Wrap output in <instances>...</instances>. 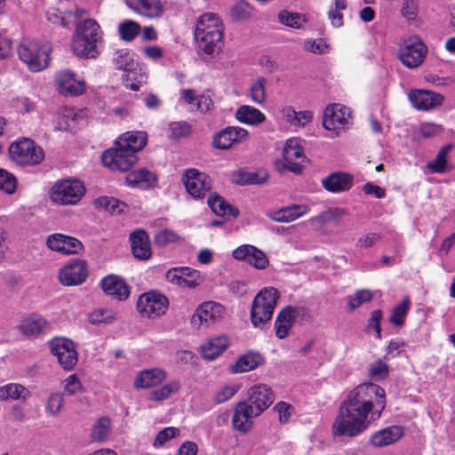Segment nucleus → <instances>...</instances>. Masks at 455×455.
<instances>
[{"label": "nucleus", "instance_id": "obj_56", "mask_svg": "<svg viewBox=\"0 0 455 455\" xmlns=\"http://www.w3.org/2000/svg\"><path fill=\"white\" fill-rule=\"evenodd\" d=\"M64 404V395L60 392L52 393L47 401L46 403V411L52 415H58Z\"/></svg>", "mask_w": 455, "mask_h": 455}, {"label": "nucleus", "instance_id": "obj_29", "mask_svg": "<svg viewBox=\"0 0 455 455\" xmlns=\"http://www.w3.org/2000/svg\"><path fill=\"white\" fill-rule=\"evenodd\" d=\"M403 435L402 427L392 426L375 432L371 436L370 443L374 447H383L398 441Z\"/></svg>", "mask_w": 455, "mask_h": 455}, {"label": "nucleus", "instance_id": "obj_24", "mask_svg": "<svg viewBox=\"0 0 455 455\" xmlns=\"http://www.w3.org/2000/svg\"><path fill=\"white\" fill-rule=\"evenodd\" d=\"M250 408L245 404V402H239L234 408V414L232 418L233 427L242 433H248L253 426V419L258 415L250 411Z\"/></svg>", "mask_w": 455, "mask_h": 455}, {"label": "nucleus", "instance_id": "obj_53", "mask_svg": "<svg viewBox=\"0 0 455 455\" xmlns=\"http://www.w3.org/2000/svg\"><path fill=\"white\" fill-rule=\"evenodd\" d=\"M180 241V236L171 229H163L154 235V243L160 247Z\"/></svg>", "mask_w": 455, "mask_h": 455}, {"label": "nucleus", "instance_id": "obj_4", "mask_svg": "<svg viewBox=\"0 0 455 455\" xmlns=\"http://www.w3.org/2000/svg\"><path fill=\"white\" fill-rule=\"evenodd\" d=\"M51 52L52 48L48 44L36 40H25L17 48L20 60L30 72L34 73L43 71L49 67Z\"/></svg>", "mask_w": 455, "mask_h": 455}, {"label": "nucleus", "instance_id": "obj_18", "mask_svg": "<svg viewBox=\"0 0 455 455\" xmlns=\"http://www.w3.org/2000/svg\"><path fill=\"white\" fill-rule=\"evenodd\" d=\"M76 75L70 70H61L55 76V84L59 92L64 96H79L85 92L83 80L76 79Z\"/></svg>", "mask_w": 455, "mask_h": 455}, {"label": "nucleus", "instance_id": "obj_3", "mask_svg": "<svg viewBox=\"0 0 455 455\" xmlns=\"http://www.w3.org/2000/svg\"><path fill=\"white\" fill-rule=\"evenodd\" d=\"M101 39L100 25L94 20L87 19L76 25L72 40L73 52L83 58H96L99 54L98 44Z\"/></svg>", "mask_w": 455, "mask_h": 455}, {"label": "nucleus", "instance_id": "obj_25", "mask_svg": "<svg viewBox=\"0 0 455 455\" xmlns=\"http://www.w3.org/2000/svg\"><path fill=\"white\" fill-rule=\"evenodd\" d=\"M354 177L343 172H334L322 180L323 187L329 192L348 191L353 185Z\"/></svg>", "mask_w": 455, "mask_h": 455}, {"label": "nucleus", "instance_id": "obj_7", "mask_svg": "<svg viewBox=\"0 0 455 455\" xmlns=\"http://www.w3.org/2000/svg\"><path fill=\"white\" fill-rule=\"evenodd\" d=\"M9 154L13 162L20 166L36 165L44 158V152L29 139L12 142L9 147Z\"/></svg>", "mask_w": 455, "mask_h": 455}, {"label": "nucleus", "instance_id": "obj_50", "mask_svg": "<svg viewBox=\"0 0 455 455\" xmlns=\"http://www.w3.org/2000/svg\"><path fill=\"white\" fill-rule=\"evenodd\" d=\"M368 371L371 379L379 381L387 378L389 374V366L384 360L378 359L370 365Z\"/></svg>", "mask_w": 455, "mask_h": 455}, {"label": "nucleus", "instance_id": "obj_47", "mask_svg": "<svg viewBox=\"0 0 455 455\" xmlns=\"http://www.w3.org/2000/svg\"><path fill=\"white\" fill-rule=\"evenodd\" d=\"M125 180L128 185L135 186L141 182H147L151 185L152 180H156L152 172L146 169H140L130 172L126 177Z\"/></svg>", "mask_w": 455, "mask_h": 455}, {"label": "nucleus", "instance_id": "obj_40", "mask_svg": "<svg viewBox=\"0 0 455 455\" xmlns=\"http://www.w3.org/2000/svg\"><path fill=\"white\" fill-rule=\"evenodd\" d=\"M98 208L104 209L110 213H122L127 207V204L112 196H101L94 201Z\"/></svg>", "mask_w": 455, "mask_h": 455}, {"label": "nucleus", "instance_id": "obj_5", "mask_svg": "<svg viewBox=\"0 0 455 455\" xmlns=\"http://www.w3.org/2000/svg\"><path fill=\"white\" fill-rule=\"evenodd\" d=\"M278 298L279 293L273 287H266L255 296L251 308V321L254 327H261L271 320Z\"/></svg>", "mask_w": 455, "mask_h": 455}, {"label": "nucleus", "instance_id": "obj_61", "mask_svg": "<svg viewBox=\"0 0 455 455\" xmlns=\"http://www.w3.org/2000/svg\"><path fill=\"white\" fill-rule=\"evenodd\" d=\"M63 388L68 395H76L82 392L83 385L76 374H71L63 380Z\"/></svg>", "mask_w": 455, "mask_h": 455}, {"label": "nucleus", "instance_id": "obj_33", "mask_svg": "<svg viewBox=\"0 0 455 455\" xmlns=\"http://www.w3.org/2000/svg\"><path fill=\"white\" fill-rule=\"evenodd\" d=\"M116 144L136 155L146 146L147 134L144 132H128L116 140Z\"/></svg>", "mask_w": 455, "mask_h": 455}, {"label": "nucleus", "instance_id": "obj_15", "mask_svg": "<svg viewBox=\"0 0 455 455\" xmlns=\"http://www.w3.org/2000/svg\"><path fill=\"white\" fill-rule=\"evenodd\" d=\"M249 397L245 404L250 411L259 416L274 402V394L270 387L264 384L253 386L248 391Z\"/></svg>", "mask_w": 455, "mask_h": 455}, {"label": "nucleus", "instance_id": "obj_63", "mask_svg": "<svg viewBox=\"0 0 455 455\" xmlns=\"http://www.w3.org/2000/svg\"><path fill=\"white\" fill-rule=\"evenodd\" d=\"M180 434V429L172 427H165L163 430H161L154 442L155 447H159L164 445V443H166L168 440L174 438Z\"/></svg>", "mask_w": 455, "mask_h": 455}, {"label": "nucleus", "instance_id": "obj_22", "mask_svg": "<svg viewBox=\"0 0 455 455\" xmlns=\"http://www.w3.org/2000/svg\"><path fill=\"white\" fill-rule=\"evenodd\" d=\"M304 311L303 307H286L282 309L275 321V335L278 339H285L293 326L296 318Z\"/></svg>", "mask_w": 455, "mask_h": 455}, {"label": "nucleus", "instance_id": "obj_28", "mask_svg": "<svg viewBox=\"0 0 455 455\" xmlns=\"http://www.w3.org/2000/svg\"><path fill=\"white\" fill-rule=\"evenodd\" d=\"M308 210L306 204H292L269 212L267 216L275 222H291L306 214Z\"/></svg>", "mask_w": 455, "mask_h": 455}, {"label": "nucleus", "instance_id": "obj_1", "mask_svg": "<svg viewBox=\"0 0 455 455\" xmlns=\"http://www.w3.org/2000/svg\"><path fill=\"white\" fill-rule=\"evenodd\" d=\"M386 407V393L379 385L366 382L348 392L340 403L331 426L334 437L353 439L379 419Z\"/></svg>", "mask_w": 455, "mask_h": 455}, {"label": "nucleus", "instance_id": "obj_20", "mask_svg": "<svg viewBox=\"0 0 455 455\" xmlns=\"http://www.w3.org/2000/svg\"><path fill=\"white\" fill-rule=\"evenodd\" d=\"M232 255L235 259L245 261L258 269H264L268 265L266 254L253 245H241L234 250Z\"/></svg>", "mask_w": 455, "mask_h": 455}, {"label": "nucleus", "instance_id": "obj_6", "mask_svg": "<svg viewBox=\"0 0 455 455\" xmlns=\"http://www.w3.org/2000/svg\"><path fill=\"white\" fill-rule=\"evenodd\" d=\"M85 193L84 184L77 180H61L51 188V200L60 205L77 204Z\"/></svg>", "mask_w": 455, "mask_h": 455}, {"label": "nucleus", "instance_id": "obj_51", "mask_svg": "<svg viewBox=\"0 0 455 455\" xmlns=\"http://www.w3.org/2000/svg\"><path fill=\"white\" fill-rule=\"evenodd\" d=\"M140 26L132 20H124L119 24L118 32L124 41H132L139 34Z\"/></svg>", "mask_w": 455, "mask_h": 455}, {"label": "nucleus", "instance_id": "obj_52", "mask_svg": "<svg viewBox=\"0 0 455 455\" xmlns=\"http://www.w3.org/2000/svg\"><path fill=\"white\" fill-rule=\"evenodd\" d=\"M26 392V388L20 384H8L0 387V400H16L23 397Z\"/></svg>", "mask_w": 455, "mask_h": 455}, {"label": "nucleus", "instance_id": "obj_23", "mask_svg": "<svg viewBox=\"0 0 455 455\" xmlns=\"http://www.w3.org/2000/svg\"><path fill=\"white\" fill-rule=\"evenodd\" d=\"M103 291L118 300H125L130 296V287L125 281L115 275L105 276L100 281Z\"/></svg>", "mask_w": 455, "mask_h": 455}, {"label": "nucleus", "instance_id": "obj_10", "mask_svg": "<svg viewBox=\"0 0 455 455\" xmlns=\"http://www.w3.org/2000/svg\"><path fill=\"white\" fill-rule=\"evenodd\" d=\"M138 161V156L115 143L113 148L107 149L102 155V164L112 171L126 172Z\"/></svg>", "mask_w": 455, "mask_h": 455}, {"label": "nucleus", "instance_id": "obj_13", "mask_svg": "<svg viewBox=\"0 0 455 455\" xmlns=\"http://www.w3.org/2000/svg\"><path fill=\"white\" fill-rule=\"evenodd\" d=\"M181 180L186 191L196 199L203 198L211 189L209 177L197 169L186 170Z\"/></svg>", "mask_w": 455, "mask_h": 455}, {"label": "nucleus", "instance_id": "obj_37", "mask_svg": "<svg viewBox=\"0 0 455 455\" xmlns=\"http://www.w3.org/2000/svg\"><path fill=\"white\" fill-rule=\"evenodd\" d=\"M452 148V145L448 144L443 146L437 153L436 157L428 162L427 167L435 173H444L451 170L447 163V155Z\"/></svg>", "mask_w": 455, "mask_h": 455}, {"label": "nucleus", "instance_id": "obj_59", "mask_svg": "<svg viewBox=\"0 0 455 455\" xmlns=\"http://www.w3.org/2000/svg\"><path fill=\"white\" fill-rule=\"evenodd\" d=\"M419 2L417 0H403L401 14L408 20H415L418 17Z\"/></svg>", "mask_w": 455, "mask_h": 455}, {"label": "nucleus", "instance_id": "obj_34", "mask_svg": "<svg viewBox=\"0 0 455 455\" xmlns=\"http://www.w3.org/2000/svg\"><path fill=\"white\" fill-rule=\"evenodd\" d=\"M263 362L264 358L259 353L250 351L239 357L230 370L233 373L246 372L256 369Z\"/></svg>", "mask_w": 455, "mask_h": 455}, {"label": "nucleus", "instance_id": "obj_64", "mask_svg": "<svg viewBox=\"0 0 455 455\" xmlns=\"http://www.w3.org/2000/svg\"><path fill=\"white\" fill-rule=\"evenodd\" d=\"M343 210L339 208H330L327 211L317 215L315 220L321 223L329 222L332 220L339 218L343 214Z\"/></svg>", "mask_w": 455, "mask_h": 455}, {"label": "nucleus", "instance_id": "obj_30", "mask_svg": "<svg viewBox=\"0 0 455 455\" xmlns=\"http://www.w3.org/2000/svg\"><path fill=\"white\" fill-rule=\"evenodd\" d=\"M126 4L140 15L154 18L162 14L160 0H125Z\"/></svg>", "mask_w": 455, "mask_h": 455}, {"label": "nucleus", "instance_id": "obj_58", "mask_svg": "<svg viewBox=\"0 0 455 455\" xmlns=\"http://www.w3.org/2000/svg\"><path fill=\"white\" fill-rule=\"evenodd\" d=\"M114 319L113 314L107 309H97L89 315V322L93 325L110 323Z\"/></svg>", "mask_w": 455, "mask_h": 455}, {"label": "nucleus", "instance_id": "obj_46", "mask_svg": "<svg viewBox=\"0 0 455 455\" xmlns=\"http://www.w3.org/2000/svg\"><path fill=\"white\" fill-rule=\"evenodd\" d=\"M278 20L283 25L293 28H300L302 24L306 22V19L303 15L297 12H290L285 10L279 12Z\"/></svg>", "mask_w": 455, "mask_h": 455}, {"label": "nucleus", "instance_id": "obj_32", "mask_svg": "<svg viewBox=\"0 0 455 455\" xmlns=\"http://www.w3.org/2000/svg\"><path fill=\"white\" fill-rule=\"evenodd\" d=\"M228 345L229 342L226 336L212 338L201 346V355L204 359L213 360L223 353Z\"/></svg>", "mask_w": 455, "mask_h": 455}, {"label": "nucleus", "instance_id": "obj_35", "mask_svg": "<svg viewBox=\"0 0 455 455\" xmlns=\"http://www.w3.org/2000/svg\"><path fill=\"white\" fill-rule=\"evenodd\" d=\"M20 329L26 335H38L49 329V323L40 315L34 314L21 321Z\"/></svg>", "mask_w": 455, "mask_h": 455}, {"label": "nucleus", "instance_id": "obj_36", "mask_svg": "<svg viewBox=\"0 0 455 455\" xmlns=\"http://www.w3.org/2000/svg\"><path fill=\"white\" fill-rule=\"evenodd\" d=\"M165 379V372L160 369L142 371L134 381L138 388H149L161 383Z\"/></svg>", "mask_w": 455, "mask_h": 455}, {"label": "nucleus", "instance_id": "obj_54", "mask_svg": "<svg viewBox=\"0 0 455 455\" xmlns=\"http://www.w3.org/2000/svg\"><path fill=\"white\" fill-rule=\"evenodd\" d=\"M17 188V180L13 174L0 168V190L6 194H13Z\"/></svg>", "mask_w": 455, "mask_h": 455}, {"label": "nucleus", "instance_id": "obj_8", "mask_svg": "<svg viewBox=\"0 0 455 455\" xmlns=\"http://www.w3.org/2000/svg\"><path fill=\"white\" fill-rule=\"evenodd\" d=\"M427 47L417 36L404 39L400 46L398 56L401 62L408 68H419L425 60Z\"/></svg>", "mask_w": 455, "mask_h": 455}, {"label": "nucleus", "instance_id": "obj_11", "mask_svg": "<svg viewBox=\"0 0 455 455\" xmlns=\"http://www.w3.org/2000/svg\"><path fill=\"white\" fill-rule=\"evenodd\" d=\"M283 162L277 163L281 165L280 170H286L297 175L303 172L302 164L306 156L303 154V148L299 140L292 138L286 140L283 149Z\"/></svg>", "mask_w": 455, "mask_h": 455}, {"label": "nucleus", "instance_id": "obj_60", "mask_svg": "<svg viewBox=\"0 0 455 455\" xmlns=\"http://www.w3.org/2000/svg\"><path fill=\"white\" fill-rule=\"evenodd\" d=\"M169 129L173 139L186 138L191 133V126L186 122H172Z\"/></svg>", "mask_w": 455, "mask_h": 455}, {"label": "nucleus", "instance_id": "obj_49", "mask_svg": "<svg viewBox=\"0 0 455 455\" xmlns=\"http://www.w3.org/2000/svg\"><path fill=\"white\" fill-rule=\"evenodd\" d=\"M180 383L176 380L165 384L158 389L152 390L148 396L153 401H162L168 398L172 393L180 389Z\"/></svg>", "mask_w": 455, "mask_h": 455}, {"label": "nucleus", "instance_id": "obj_14", "mask_svg": "<svg viewBox=\"0 0 455 455\" xmlns=\"http://www.w3.org/2000/svg\"><path fill=\"white\" fill-rule=\"evenodd\" d=\"M87 275L86 262L80 259H72L60 268L59 280L63 285H79L86 280Z\"/></svg>", "mask_w": 455, "mask_h": 455}, {"label": "nucleus", "instance_id": "obj_21", "mask_svg": "<svg viewBox=\"0 0 455 455\" xmlns=\"http://www.w3.org/2000/svg\"><path fill=\"white\" fill-rule=\"evenodd\" d=\"M47 246L52 250L63 254L79 253L84 246L76 237L56 233L48 236Z\"/></svg>", "mask_w": 455, "mask_h": 455}, {"label": "nucleus", "instance_id": "obj_48", "mask_svg": "<svg viewBox=\"0 0 455 455\" xmlns=\"http://www.w3.org/2000/svg\"><path fill=\"white\" fill-rule=\"evenodd\" d=\"M372 292L367 289L358 290L354 295L347 298L349 311H354L362 304L369 302L372 299Z\"/></svg>", "mask_w": 455, "mask_h": 455}, {"label": "nucleus", "instance_id": "obj_57", "mask_svg": "<svg viewBox=\"0 0 455 455\" xmlns=\"http://www.w3.org/2000/svg\"><path fill=\"white\" fill-rule=\"evenodd\" d=\"M266 79L264 77H259L255 83H253L250 89L251 99L256 103H262L266 98L265 94V84Z\"/></svg>", "mask_w": 455, "mask_h": 455}, {"label": "nucleus", "instance_id": "obj_12", "mask_svg": "<svg viewBox=\"0 0 455 455\" xmlns=\"http://www.w3.org/2000/svg\"><path fill=\"white\" fill-rule=\"evenodd\" d=\"M165 278L173 285L188 289H195L204 282L200 272L188 267H172L165 273Z\"/></svg>", "mask_w": 455, "mask_h": 455}, {"label": "nucleus", "instance_id": "obj_9", "mask_svg": "<svg viewBox=\"0 0 455 455\" xmlns=\"http://www.w3.org/2000/svg\"><path fill=\"white\" fill-rule=\"evenodd\" d=\"M168 305L166 296L157 291H149L140 296L137 310L144 317L156 318L165 314Z\"/></svg>", "mask_w": 455, "mask_h": 455}, {"label": "nucleus", "instance_id": "obj_41", "mask_svg": "<svg viewBox=\"0 0 455 455\" xmlns=\"http://www.w3.org/2000/svg\"><path fill=\"white\" fill-rule=\"evenodd\" d=\"M253 12V7L247 1L240 0L231 8L230 17L234 21H243L250 19Z\"/></svg>", "mask_w": 455, "mask_h": 455}, {"label": "nucleus", "instance_id": "obj_38", "mask_svg": "<svg viewBox=\"0 0 455 455\" xmlns=\"http://www.w3.org/2000/svg\"><path fill=\"white\" fill-rule=\"evenodd\" d=\"M112 428L111 420L108 417H101L93 424L91 438L93 442L102 443L107 440Z\"/></svg>", "mask_w": 455, "mask_h": 455}, {"label": "nucleus", "instance_id": "obj_62", "mask_svg": "<svg viewBox=\"0 0 455 455\" xmlns=\"http://www.w3.org/2000/svg\"><path fill=\"white\" fill-rule=\"evenodd\" d=\"M304 49L315 54H324L328 52L329 45L322 38L305 41Z\"/></svg>", "mask_w": 455, "mask_h": 455}, {"label": "nucleus", "instance_id": "obj_27", "mask_svg": "<svg viewBox=\"0 0 455 455\" xmlns=\"http://www.w3.org/2000/svg\"><path fill=\"white\" fill-rule=\"evenodd\" d=\"M246 135L247 132L244 129L229 126L223 129L214 136L212 144L216 148L228 149L235 142L238 141L239 139L243 138Z\"/></svg>", "mask_w": 455, "mask_h": 455}, {"label": "nucleus", "instance_id": "obj_26", "mask_svg": "<svg viewBox=\"0 0 455 455\" xmlns=\"http://www.w3.org/2000/svg\"><path fill=\"white\" fill-rule=\"evenodd\" d=\"M130 241L132 251L139 259H148L151 257V247L148 235L146 231L138 229L131 233Z\"/></svg>", "mask_w": 455, "mask_h": 455}, {"label": "nucleus", "instance_id": "obj_42", "mask_svg": "<svg viewBox=\"0 0 455 455\" xmlns=\"http://www.w3.org/2000/svg\"><path fill=\"white\" fill-rule=\"evenodd\" d=\"M113 62L117 69L126 72L137 66L132 53L127 49L117 50L114 53Z\"/></svg>", "mask_w": 455, "mask_h": 455}, {"label": "nucleus", "instance_id": "obj_31", "mask_svg": "<svg viewBox=\"0 0 455 455\" xmlns=\"http://www.w3.org/2000/svg\"><path fill=\"white\" fill-rule=\"evenodd\" d=\"M209 207L219 216L236 218L239 215L237 208L229 204L222 196L217 193H212L207 200Z\"/></svg>", "mask_w": 455, "mask_h": 455}, {"label": "nucleus", "instance_id": "obj_17", "mask_svg": "<svg viewBox=\"0 0 455 455\" xmlns=\"http://www.w3.org/2000/svg\"><path fill=\"white\" fill-rule=\"evenodd\" d=\"M51 350L64 370H71L76 364L77 353L71 340L67 339H53Z\"/></svg>", "mask_w": 455, "mask_h": 455}, {"label": "nucleus", "instance_id": "obj_43", "mask_svg": "<svg viewBox=\"0 0 455 455\" xmlns=\"http://www.w3.org/2000/svg\"><path fill=\"white\" fill-rule=\"evenodd\" d=\"M84 117V116H57L54 121L55 130L74 132L78 129V123Z\"/></svg>", "mask_w": 455, "mask_h": 455}, {"label": "nucleus", "instance_id": "obj_39", "mask_svg": "<svg viewBox=\"0 0 455 455\" xmlns=\"http://www.w3.org/2000/svg\"><path fill=\"white\" fill-rule=\"evenodd\" d=\"M147 78L146 73L136 66L127 70L123 76L124 86L132 91H139L140 87L147 82Z\"/></svg>", "mask_w": 455, "mask_h": 455}, {"label": "nucleus", "instance_id": "obj_45", "mask_svg": "<svg viewBox=\"0 0 455 455\" xmlns=\"http://www.w3.org/2000/svg\"><path fill=\"white\" fill-rule=\"evenodd\" d=\"M347 6V0H334V4L330 7L328 18L334 28L343 26V15L341 12L346 10Z\"/></svg>", "mask_w": 455, "mask_h": 455}, {"label": "nucleus", "instance_id": "obj_55", "mask_svg": "<svg viewBox=\"0 0 455 455\" xmlns=\"http://www.w3.org/2000/svg\"><path fill=\"white\" fill-rule=\"evenodd\" d=\"M409 307L410 300L408 298H405L401 304L394 307L389 321L396 326H402L403 324V318L408 312Z\"/></svg>", "mask_w": 455, "mask_h": 455}, {"label": "nucleus", "instance_id": "obj_2", "mask_svg": "<svg viewBox=\"0 0 455 455\" xmlns=\"http://www.w3.org/2000/svg\"><path fill=\"white\" fill-rule=\"evenodd\" d=\"M223 37V25L214 13L203 14L196 26L195 38L199 51L213 55L220 50Z\"/></svg>", "mask_w": 455, "mask_h": 455}, {"label": "nucleus", "instance_id": "obj_44", "mask_svg": "<svg viewBox=\"0 0 455 455\" xmlns=\"http://www.w3.org/2000/svg\"><path fill=\"white\" fill-rule=\"evenodd\" d=\"M322 123L327 131L338 135L347 125V119L345 116H323Z\"/></svg>", "mask_w": 455, "mask_h": 455}, {"label": "nucleus", "instance_id": "obj_19", "mask_svg": "<svg viewBox=\"0 0 455 455\" xmlns=\"http://www.w3.org/2000/svg\"><path fill=\"white\" fill-rule=\"evenodd\" d=\"M409 100L416 109L427 111L440 106L443 101V96L432 91L412 90L409 93Z\"/></svg>", "mask_w": 455, "mask_h": 455}, {"label": "nucleus", "instance_id": "obj_16", "mask_svg": "<svg viewBox=\"0 0 455 455\" xmlns=\"http://www.w3.org/2000/svg\"><path fill=\"white\" fill-rule=\"evenodd\" d=\"M224 314V307L214 301L201 304L191 318L193 326L199 328L202 324L209 326L218 322Z\"/></svg>", "mask_w": 455, "mask_h": 455}]
</instances>
